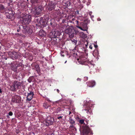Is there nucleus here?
<instances>
[{
  "label": "nucleus",
  "instance_id": "51",
  "mask_svg": "<svg viewBox=\"0 0 135 135\" xmlns=\"http://www.w3.org/2000/svg\"><path fill=\"white\" fill-rule=\"evenodd\" d=\"M66 62V61L65 62V63Z\"/></svg>",
  "mask_w": 135,
  "mask_h": 135
},
{
  "label": "nucleus",
  "instance_id": "45",
  "mask_svg": "<svg viewBox=\"0 0 135 135\" xmlns=\"http://www.w3.org/2000/svg\"><path fill=\"white\" fill-rule=\"evenodd\" d=\"M88 121H87H87L86 122V123H87V124H86V125H87V124L88 123Z\"/></svg>",
  "mask_w": 135,
  "mask_h": 135
},
{
  "label": "nucleus",
  "instance_id": "8",
  "mask_svg": "<svg viewBox=\"0 0 135 135\" xmlns=\"http://www.w3.org/2000/svg\"><path fill=\"white\" fill-rule=\"evenodd\" d=\"M8 55L11 59L13 60L17 59L20 57L18 54L15 51L9 52L8 53Z\"/></svg>",
  "mask_w": 135,
  "mask_h": 135
},
{
  "label": "nucleus",
  "instance_id": "50",
  "mask_svg": "<svg viewBox=\"0 0 135 135\" xmlns=\"http://www.w3.org/2000/svg\"><path fill=\"white\" fill-rule=\"evenodd\" d=\"M86 46H87V45H86Z\"/></svg>",
  "mask_w": 135,
  "mask_h": 135
},
{
  "label": "nucleus",
  "instance_id": "25",
  "mask_svg": "<svg viewBox=\"0 0 135 135\" xmlns=\"http://www.w3.org/2000/svg\"><path fill=\"white\" fill-rule=\"evenodd\" d=\"M19 64H20V66L18 67V69H17V71H20L21 70H22L23 68L22 66V64L19 63Z\"/></svg>",
  "mask_w": 135,
  "mask_h": 135
},
{
  "label": "nucleus",
  "instance_id": "43",
  "mask_svg": "<svg viewBox=\"0 0 135 135\" xmlns=\"http://www.w3.org/2000/svg\"><path fill=\"white\" fill-rule=\"evenodd\" d=\"M2 92V91L1 90V89L0 88V93H1Z\"/></svg>",
  "mask_w": 135,
  "mask_h": 135
},
{
  "label": "nucleus",
  "instance_id": "48",
  "mask_svg": "<svg viewBox=\"0 0 135 135\" xmlns=\"http://www.w3.org/2000/svg\"><path fill=\"white\" fill-rule=\"evenodd\" d=\"M85 78H86L87 80L88 79V78L87 77H85Z\"/></svg>",
  "mask_w": 135,
  "mask_h": 135
},
{
  "label": "nucleus",
  "instance_id": "47",
  "mask_svg": "<svg viewBox=\"0 0 135 135\" xmlns=\"http://www.w3.org/2000/svg\"><path fill=\"white\" fill-rule=\"evenodd\" d=\"M47 100L48 101H49V102H50V101L49 100V99H48V100Z\"/></svg>",
  "mask_w": 135,
  "mask_h": 135
},
{
  "label": "nucleus",
  "instance_id": "12",
  "mask_svg": "<svg viewBox=\"0 0 135 135\" xmlns=\"http://www.w3.org/2000/svg\"><path fill=\"white\" fill-rule=\"evenodd\" d=\"M55 5L56 4L55 3H53L52 2H49L48 5L49 10L51 11L54 9Z\"/></svg>",
  "mask_w": 135,
  "mask_h": 135
},
{
  "label": "nucleus",
  "instance_id": "14",
  "mask_svg": "<svg viewBox=\"0 0 135 135\" xmlns=\"http://www.w3.org/2000/svg\"><path fill=\"white\" fill-rule=\"evenodd\" d=\"M34 95L33 91H30V93H28L26 100L28 101H30L32 99Z\"/></svg>",
  "mask_w": 135,
  "mask_h": 135
},
{
  "label": "nucleus",
  "instance_id": "5",
  "mask_svg": "<svg viewBox=\"0 0 135 135\" xmlns=\"http://www.w3.org/2000/svg\"><path fill=\"white\" fill-rule=\"evenodd\" d=\"M65 33L68 34L69 37L70 38H72L74 37L75 31L73 28L70 27H69L66 28L65 30Z\"/></svg>",
  "mask_w": 135,
  "mask_h": 135
},
{
  "label": "nucleus",
  "instance_id": "44",
  "mask_svg": "<svg viewBox=\"0 0 135 135\" xmlns=\"http://www.w3.org/2000/svg\"><path fill=\"white\" fill-rule=\"evenodd\" d=\"M7 118H9V115H7Z\"/></svg>",
  "mask_w": 135,
  "mask_h": 135
},
{
  "label": "nucleus",
  "instance_id": "34",
  "mask_svg": "<svg viewBox=\"0 0 135 135\" xmlns=\"http://www.w3.org/2000/svg\"><path fill=\"white\" fill-rule=\"evenodd\" d=\"M8 114L9 115L11 116L13 114V113L12 112L10 111L9 112V113H8Z\"/></svg>",
  "mask_w": 135,
  "mask_h": 135
},
{
  "label": "nucleus",
  "instance_id": "6",
  "mask_svg": "<svg viewBox=\"0 0 135 135\" xmlns=\"http://www.w3.org/2000/svg\"><path fill=\"white\" fill-rule=\"evenodd\" d=\"M82 132L83 134H88L89 133L92 134V131L90 128L87 125L83 126L82 127Z\"/></svg>",
  "mask_w": 135,
  "mask_h": 135
},
{
  "label": "nucleus",
  "instance_id": "9",
  "mask_svg": "<svg viewBox=\"0 0 135 135\" xmlns=\"http://www.w3.org/2000/svg\"><path fill=\"white\" fill-rule=\"evenodd\" d=\"M54 121V118L51 117H48L45 122V124L46 126H49L50 125H52Z\"/></svg>",
  "mask_w": 135,
  "mask_h": 135
},
{
  "label": "nucleus",
  "instance_id": "11",
  "mask_svg": "<svg viewBox=\"0 0 135 135\" xmlns=\"http://www.w3.org/2000/svg\"><path fill=\"white\" fill-rule=\"evenodd\" d=\"M23 31L24 32L26 33H28L30 34L31 33V29H30L29 27H27L26 25L23 26Z\"/></svg>",
  "mask_w": 135,
  "mask_h": 135
},
{
  "label": "nucleus",
  "instance_id": "30",
  "mask_svg": "<svg viewBox=\"0 0 135 135\" xmlns=\"http://www.w3.org/2000/svg\"><path fill=\"white\" fill-rule=\"evenodd\" d=\"M33 76H30L28 79V81L29 83H31L33 80Z\"/></svg>",
  "mask_w": 135,
  "mask_h": 135
},
{
  "label": "nucleus",
  "instance_id": "46",
  "mask_svg": "<svg viewBox=\"0 0 135 135\" xmlns=\"http://www.w3.org/2000/svg\"><path fill=\"white\" fill-rule=\"evenodd\" d=\"M71 112L70 111L69 112V114L70 115L71 113Z\"/></svg>",
  "mask_w": 135,
  "mask_h": 135
},
{
  "label": "nucleus",
  "instance_id": "37",
  "mask_svg": "<svg viewBox=\"0 0 135 135\" xmlns=\"http://www.w3.org/2000/svg\"><path fill=\"white\" fill-rule=\"evenodd\" d=\"M50 25H51V26H53V23H52V21L51 22H50Z\"/></svg>",
  "mask_w": 135,
  "mask_h": 135
},
{
  "label": "nucleus",
  "instance_id": "26",
  "mask_svg": "<svg viewBox=\"0 0 135 135\" xmlns=\"http://www.w3.org/2000/svg\"><path fill=\"white\" fill-rule=\"evenodd\" d=\"M62 108L61 107H59L55 111V113H58L62 110Z\"/></svg>",
  "mask_w": 135,
  "mask_h": 135
},
{
  "label": "nucleus",
  "instance_id": "27",
  "mask_svg": "<svg viewBox=\"0 0 135 135\" xmlns=\"http://www.w3.org/2000/svg\"><path fill=\"white\" fill-rule=\"evenodd\" d=\"M55 117L57 119H59L60 120H61L63 119L62 118L63 117V116H61V115L60 116L59 114L56 115L55 116Z\"/></svg>",
  "mask_w": 135,
  "mask_h": 135
},
{
  "label": "nucleus",
  "instance_id": "42",
  "mask_svg": "<svg viewBox=\"0 0 135 135\" xmlns=\"http://www.w3.org/2000/svg\"><path fill=\"white\" fill-rule=\"evenodd\" d=\"M97 20L98 21H100L101 20V19L100 18H98V19Z\"/></svg>",
  "mask_w": 135,
  "mask_h": 135
},
{
  "label": "nucleus",
  "instance_id": "28",
  "mask_svg": "<svg viewBox=\"0 0 135 135\" xmlns=\"http://www.w3.org/2000/svg\"><path fill=\"white\" fill-rule=\"evenodd\" d=\"M35 68L37 73H39L40 71V68L39 66L38 65H35Z\"/></svg>",
  "mask_w": 135,
  "mask_h": 135
},
{
  "label": "nucleus",
  "instance_id": "41",
  "mask_svg": "<svg viewBox=\"0 0 135 135\" xmlns=\"http://www.w3.org/2000/svg\"><path fill=\"white\" fill-rule=\"evenodd\" d=\"M57 90V93H59V90L58 89H57V90Z\"/></svg>",
  "mask_w": 135,
  "mask_h": 135
},
{
  "label": "nucleus",
  "instance_id": "32",
  "mask_svg": "<svg viewBox=\"0 0 135 135\" xmlns=\"http://www.w3.org/2000/svg\"><path fill=\"white\" fill-rule=\"evenodd\" d=\"M79 122L81 124H85L84 123V120L83 119H81L79 120Z\"/></svg>",
  "mask_w": 135,
  "mask_h": 135
},
{
  "label": "nucleus",
  "instance_id": "49",
  "mask_svg": "<svg viewBox=\"0 0 135 135\" xmlns=\"http://www.w3.org/2000/svg\"><path fill=\"white\" fill-rule=\"evenodd\" d=\"M91 17H93L94 16H91Z\"/></svg>",
  "mask_w": 135,
  "mask_h": 135
},
{
  "label": "nucleus",
  "instance_id": "20",
  "mask_svg": "<svg viewBox=\"0 0 135 135\" xmlns=\"http://www.w3.org/2000/svg\"><path fill=\"white\" fill-rule=\"evenodd\" d=\"M95 85V82L94 81H90L88 83V86L91 87L94 86Z\"/></svg>",
  "mask_w": 135,
  "mask_h": 135
},
{
  "label": "nucleus",
  "instance_id": "7",
  "mask_svg": "<svg viewBox=\"0 0 135 135\" xmlns=\"http://www.w3.org/2000/svg\"><path fill=\"white\" fill-rule=\"evenodd\" d=\"M21 97L18 95H14L12 98L11 101L15 103H20L21 102Z\"/></svg>",
  "mask_w": 135,
  "mask_h": 135
},
{
  "label": "nucleus",
  "instance_id": "22",
  "mask_svg": "<svg viewBox=\"0 0 135 135\" xmlns=\"http://www.w3.org/2000/svg\"><path fill=\"white\" fill-rule=\"evenodd\" d=\"M31 3L33 6H36L39 3L38 0H31Z\"/></svg>",
  "mask_w": 135,
  "mask_h": 135
},
{
  "label": "nucleus",
  "instance_id": "39",
  "mask_svg": "<svg viewBox=\"0 0 135 135\" xmlns=\"http://www.w3.org/2000/svg\"><path fill=\"white\" fill-rule=\"evenodd\" d=\"M89 48L91 49H92V46L91 45H90L89 46Z\"/></svg>",
  "mask_w": 135,
  "mask_h": 135
},
{
  "label": "nucleus",
  "instance_id": "21",
  "mask_svg": "<svg viewBox=\"0 0 135 135\" xmlns=\"http://www.w3.org/2000/svg\"><path fill=\"white\" fill-rule=\"evenodd\" d=\"M39 35L41 37L45 36L46 35V32L43 30H41L39 32Z\"/></svg>",
  "mask_w": 135,
  "mask_h": 135
},
{
  "label": "nucleus",
  "instance_id": "1",
  "mask_svg": "<svg viewBox=\"0 0 135 135\" xmlns=\"http://www.w3.org/2000/svg\"><path fill=\"white\" fill-rule=\"evenodd\" d=\"M78 22V21L77 23L78 24V25L76 26L77 27L84 31H87L88 29L87 25L89 22V21L87 20H85L83 22H81L79 24Z\"/></svg>",
  "mask_w": 135,
  "mask_h": 135
},
{
  "label": "nucleus",
  "instance_id": "16",
  "mask_svg": "<svg viewBox=\"0 0 135 135\" xmlns=\"http://www.w3.org/2000/svg\"><path fill=\"white\" fill-rule=\"evenodd\" d=\"M11 13H7L6 14L7 17L9 19H11L12 20H14L15 19V16L13 14L12 11L11 12Z\"/></svg>",
  "mask_w": 135,
  "mask_h": 135
},
{
  "label": "nucleus",
  "instance_id": "18",
  "mask_svg": "<svg viewBox=\"0 0 135 135\" xmlns=\"http://www.w3.org/2000/svg\"><path fill=\"white\" fill-rule=\"evenodd\" d=\"M84 110L86 111V112L88 114L89 113L91 114L92 112L91 109L88 106V104L87 106H86L85 109H84Z\"/></svg>",
  "mask_w": 135,
  "mask_h": 135
},
{
  "label": "nucleus",
  "instance_id": "13",
  "mask_svg": "<svg viewBox=\"0 0 135 135\" xmlns=\"http://www.w3.org/2000/svg\"><path fill=\"white\" fill-rule=\"evenodd\" d=\"M59 33L57 31H52L49 33L50 37L52 38H55L57 37L59 35Z\"/></svg>",
  "mask_w": 135,
  "mask_h": 135
},
{
  "label": "nucleus",
  "instance_id": "23",
  "mask_svg": "<svg viewBox=\"0 0 135 135\" xmlns=\"http://www.w3.org/2000/svg\"><path fill=\"white\" fill-rule=\"evenodd\" d=\"M50 106V105L47 102H45L43 103V107L45 109H47Z\"/></svg>",
  "mask_w": 135,
  "mask_h": 135
},
{
  "label": "nucleus",
  "instance_id": "38",
  "mask_svg": "<svg viewBox=\"0 0 135 135\" xmlns=\"http://www.w3.org/2000/svg\"><path fill=\"white\" fill-rule=\"evenodd\" d=\"M81 79L80 78H78L77 79V80L78 81H81Z\"/></svg>",
  "mask_w": 135,
  "mask_h": 135
},
{
  "label": "nucleus",
  "instance_id": "17",
  "mask_svg": "<svg viewBox=\"0 0 135 135\" xmlns=\"http://www.w3.org/2000/svg\"><path fill=\"white\" fill-rule=\"evenodd\" d=\"M40 22L38 24V26L40 27L43 26L45 25V22L44 21L43 19L42 18H40Z\"/></svg>",
  "mask_w": 135,
  "mask_h": 135
},
{
  "label": "nucleus",
  "instance_id": "35",
  "mask_svg": "<svg viewBox=\"0 0 135 135\" xmlns=\"http://www.w3.org/2000/svg\"><path fill=\"white\" fill-rule=\"evenodd\" d=\"M52 20V19L50 20L49 21V20H48V21H47V23L48 24H50V22H51Z\"/></svg>",
  "mask_w": 135,
  "mask_h": 135
},
{
  "label": "nucleus",
  "instance_id": "31",
  "mask_svg": "<svg viewBox=\"0 0 135 135\" xmlns=\"http://www.w3.org/2000/svg\"><path fill=\"white\" fill-rule=\"evenodd\" d=\"M23 26H22V25H19V26H17V28H18L17 29V31L18 32H19L20 31V30L22 28H23Z\"/></svg>",
  "mask_w": 135,
  "mask_h": 135
},
{
  "label": "nucleus",
  "instance_id": "4",
  "mask_svg": "<svg viewBox=\"0 0 135 135\" xmlns=\"http://www.w3.org/2000/svg\"><path fill=\"white\" fill-rule=\"evenodd\" d=\"M24 16L23 17L22 20L23 24L25 25L28 24L31 21V16L29 14L26 15H24Z\"/></svg>",
  "mask_w": 135,
  "mask_h": 135
},
{
  "label": "nucleus",
  "instance_id": "10",
  "mask_svg": "<svg viewBox=\"0 0 135 135\" xmlns=\"http://www.w3.org/2000/svg\"><path fill=\"white\" fill-rule=\"evenodd\" d=\"M11 69L13 71L15 72H17V69H18V67L19 66L20 64H19L18 62H16L14 63L13 64L12 63H11Z\"/></svg>",
  "mask_w": 135,
  "mask_h": 135
},
{
  "label": "nucleus",
  "instance_id": "40",
  "mask_svg": "<svg viewBox=\"0 0 135 135\" xmlns=\"http://www.w3.org/2000/svg\"><path fill=\"white\" fill-rule=\"evenodd\" d=\"M73 41V42H74V43H75L76 44V42H77V41L75 40H73V41Z\"/></svg>",
  "mask_w": 135,
  "mask_h": 135
},
{
  "label": "nucleus",
  "instance_id": "2",
  "mask_svg": "<svg viewBox=\"0 0 135 135\" xmlns=\"http://www.w3.org/2000/svg\"><path fill=\"white\" fill-rule=\"evenodd\" d=\"M79 62L82 65H88L89 68H93L94 65L91 64L86 58L82 57L78 59Z\"/></svg>",
  "mask_w": 135,
  "mask_h": 135
},
{
  "label": "nucleus",
  "instance_id": "52",
  "mask_svg": "<svg viewBox=\"0 0 135 135\" xmlns=\"http://www.w3.org/2000/svg\"><path fill=\"white\" fill-rule=\"evenodd\" d=\"M1 49H0V50Z\"/></svg>",
  "mask_w": 135,
  "mask_h": 135
},
{
  "label": "nucleus",
  "instance_id": "19",
  "mask_svg": "<svg viewBox=\"0 0 135 135\" xmlns=\"http://www.w3.org/2000/svg\"><path fill=\"white\" fill-rule=\"evenodd\" d=\"M6 8L2 4H0V12L1 13H3L6 11Z\"/></svg>",
  "mask_w": 135,
  "mask_h": 135
},
{
  "label": "nucleus",
  "instance_id": "29",
  "mask_svg": "<svg viewBox=\"0 0 135 135\" xmlns=\"http://www.w3.org/2000/svg\"><path fill=\"white\" fill-rule=\"evenodd\" d=\"M75 124H71L70 126V128L71 129H73L74 131L75 130H76V129L75 127Z\"/></svg>",
  "mask_w": 135,
  "mask_h": 135
},
{
  "label": "nucleus",
  "instance_id": "24",
  "mask_svg": "<svg viewBox=\"0 0 135 135\" xmlns=\"http://www.w3.org/2000/svg\"><path fill=\"white\" fill-rule=\"evenodd\" d=\"M69 122L71 124H75V121L72 119L71 117H70L69 118Z\"/></svg>",
  "mask_w": 135,
  "mask_h": 135
},
{
  "label": "nucleus",
  "instance_id": "33",
  "mask_svg": "<svg viewBox=\"0 0 135 135\" xmlns=\"http://www.w3.org/2000/svg\"><path fill=\"white\" fill-rule=\"evenodd\" d=\"M39 20H40V18H38V19L37 18V19H36V20L35 22H37V23L36 24V25L37 26H38V23H39V22H40Z\"/></svg>",
  "mask_w": 135,
  "mask_h": 135
},
{
  "label": "nucleus",
  "instance_id": "3",
  "mask_svg": "<svg viewBox=\"0 0 135 135\" xmlns=\"http://www.w3.org/2000/svg\"><path fill=\"white\" fill-rule=\"evenodd\" d=\"M21 83L16 80L13 81L10 85V89L12 91H16L19 87L21 86Z\"/></svg>",
  "mask_w": 135,
  "mask_h": 135
},
{
  "label": "nucleus",
  "instance_id": "15",
  "mask_svg": "<svg viewBox=\"0 0 135 135\" xmlns=\"http://www.w3.org/2000/svg\"><path fill=\"white\" fill-rule=\"evenodd\" d=\"M41 8L42 7L41 6H39L35 8L34 12L35 13V15H38L41 13L42 9Z\"/></svg>",
  "mask_w": 135,
  "mask_h": 135
},
{
  "label": "nucleus",
  "instance_id": "36",
  "mask_svg": "<svg viewBox=\"0 0 135 135\" xmlns=\"http://www.w3.org/2000/svg\"><path fill=\"white\" fill-rule=\"evenodd\" d=\"M93 45H94V46L95 48H96L98 47V46L97 45H96L94 44H93Z\"/></svg>",
  "mask_w": 135,
  "mask_h": 135
}]
</instances>
